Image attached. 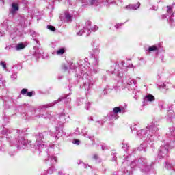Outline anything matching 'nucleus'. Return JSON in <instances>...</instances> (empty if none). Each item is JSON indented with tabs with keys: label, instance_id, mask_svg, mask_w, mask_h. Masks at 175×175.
<instances>
[{
	"label": "nucleus",
	"instance_id": "33",
	"mask_svg": "<svg viewBox=\"0 0 175 175\" xmlns=\"http://www.w3.org/2000/svg\"><path fill=\"white\" fill-rule=\"evenodd\" d=\"M59 118H60V121H61L62 124H64V122H66L64 116H61Z\"/></svg>",
	"mask_w": 175,
	"mask_h": 175
},
{
	"label": "nucleus",
	"instance_id": "34",
	"mask_svg": "<svg viewBox=\"0 0 175 175\" xmlns=\"http://www.w3.org/2000/svg\"><path fill=\"white\" fill-rule=\"evenodd\" d=\"M73 144H76L77 146H79L80 144V140L79 139H74L72 141Z\"/></svg>",
	"mask_w": 175,
	"mask_h": 175
},
{
	"label": "nucleus",
	"instance_id": "17",
	"mask_svg": "<svg viewBox=\"0 0 175 175\" xmlns=\"http://www.w3.org/2000/svg\"><path fill=\"white\" fill-rule=\"evenodd\" d=\"M169 131L167 133L168 136H173V137L175 139V127L172 126L169 127Z\"/></svg>",
	"mask_w": 175,
	"mask_h": 175
},
{
	"label": "nucleus",
	"instance_id": "27",
	"mask_svg": "<svg viewBox=\"0 0 175 175\" xmlns=\"http://www.w3.org/2000/svg\"><path fill=\"white\" fill-rule=\"evenodd\" d=\"M50 159L51 161V163H55V162H57V157L55 156L51 157Z\"/></svg>",
	"mask_w": 175,
	"mask_h": 175
},
{
	"label": "nucleus",
	"instance_id": "4",
	"mask_svg": "<svg viewBox=\"0 0 175 175\" xmlns=\"http://www.w3.org/2000/svg\"><path fill=\"white\" fill-rule=\"evenodd\" d=\"M118 113H124V109L121 107H114L113 111H111L108 114V117L110 120H118V118L120 117Z\"/></svg>",
	"mask_w": 175,
	"mask_h": 175
},
{
	"label": "nucleus",
	"instance_id": "59",
	"mask_svg": "<svg viewBox=\"0 0 175 175\" xmlns=\"http://www.w3.org/2000/svg\"><path fill=\"white\" fill-rule=\"evenodd\" d=\"M122 64L124 65V62H122Z\"/></svg>",
	"mask_w": 175,
	"mask_h": 175
},
{
	"label": "nucleus",
	"instance_id": "51",
	"mask_svg": "<svg viewBox=\"0 0 175 175\" xmlns=\"http://www.w3.org/2000/svg\"><path fill=\"white\" fill-rule=\"evenodd\" d=\"M172 17H174V16H175V13L174 12H173L172 14Z\"/></svg>",
	"mask_w": 175,
	"mask_h": 175
},
{
	"label": "nucleus",
	"instance_id": "20",
	"mask_svg": "<svg viewBox=\"0 0 175 175\" xmlns=\"http://www.w3.org/2000/svg\"><path fill=\"white\" fill-rule=\"evenodd\" d=\"M12 9L11 10V13H14V12H17L18 10V5L13 3L12 5Z\"/></svg>",
	"mask_w": 175,
	"mask_h": 175
},
{
	"label": "nucleus",
	"instance_id": "52",
	"mask_svg": "<svg viewBox=\"0 0 175 175\" xmlns=\"http://www.w3.org/2000/svg\"><path fill=\"white\" fill-rule=\"evenodd\" d=\"M162 18H166V15H163V16H162Z\"/></svg>",
	"mask_w": 175,
	"mask_h": 175
},
{
	"label": "nucleus",
	"instance_id": "15",
	"mask_svg": "<svg viewBox=\"0 0 175 175\" xmlns=\"http://www.w3.org/2000/svg\"><path fill=\"white\" fill-rule=\"evenodd\" d=\"M136 81L129 79L127 81V88L129 90H132V87H135V85H136Z\"/></svg>",
	"mask_w": 175,
	"mask_h": 175
},
{
	"label": "nucleus",
	"instance_id": "38",
	"mask_svg": "<svg viewBox=\"0 0 175 175\" xmlns=\"http://www.w3.org/2000/svg\"><path fill=\"white\" fill-rule=\"evenodd\" d=\"M111 73H115L116 75H117V76H118V77H121V74L117 73V71H116V69L114 71H111Z\"/></svg>",
	"mask_w": 175,
	"mask_h": 175
},
{
	"label": "nucleus",
	"instance_id": "46",
	"mask_svg": "<svg viewBox=\"0 0 175 175\" xmlns=\"http://www.w3.org/2000/svg\"><path fill=\"white\" fill-rule=\"evenodd\" d=\"M103 93H104V95H106V94H107V91H106V90H104Z\"/></svg>",
	"mask_w": 175,
	"mask_h": 175
},
{
	"label": "nucleus",
	"instance_id": "45",
	"mask_svg": "<svg viewBox=\"0 0 175 175\" xmlns=\"http://www.w3.org/2000/svg\"><path fill=\"white\" fill-rule=\"evenodd\" d=\"M94 61H95L96 65L99 62V60L98 59H94Z\"/></svg>",
	"mask_w": 175,
	"mask_h": 175
},
{
	"label": "nucleus",
	"instance_id": "28",
	"mask_svg": "<svg viewBox=\"0 0 175 175\" xmlns=\"http://www.w3.org/2000/svg\"><path fill=\"white\" fill-rule=\"evenodd\" d=\"M99 70H100L99 68H98V66L95 65V66H94L93 68V72L94 73H99Z\"/></svg>",
	"mask_w": 175,
	"mask_h": 175
},
{
	"label": "nucleus",
	"instance_id": "39",
	"mask_svg": "<svg viewBox=\"0 0 175 175\" xmlns=\"http://www.w3.org/2000/svg\"><path fill=\"white\" fill-rule=\"evenodd\" d=\"M130 166L131 167H135V166H136V161L131 162Z\"/></svg>",
	"mask_w": 175,
	"mask_h": 175
},
{
	"label": "nucleus",
	"instance_id": "42",
	"mask_svg": "<svg viewBox=\"0 0 175 175\" xmlns=\"http://www.w3.org/2000/svg\"><path fill=\"white\" fill-rule=\"evenodd\" d=\"M170 23H171V24H173V23H174V20L172 18H170Z\"/></svg>",
	"mask_w": 175,
	"mask_h": 175
},
{
	"label": "nucleus",
	"instance_id": "30",
	"mask_svg": "<svg viewBox=\"0 0 175 175\" xmlns=\"http://www.w3.org/2000/svg\"><path fill=\"white\" fill-rule=\"evenodd\" d=\"M137 150H139V151H143V150H144V144H141L138 147Z\"/></svg>",
	"mask_w": 175,
	"mask_h": 175
},
{
	"label": "nucleus",
	"instance_id": "18",
	"mask_svg": "<svg viewBox=\"0 0 175 175\" xmlns=\"http://www.w3.org/2000/svg\"><path fill=\"white\" fill-rule=\"evenodd\" d=\"M145 100L146 102H154L155 97L152 94H148L145 96Z\"/></svg>",
	"mask_w": 175,
	"mask_h": 175
},
{
	"label": "nucleus",
	"instance_id": "35",
	"mask_svg": "<svg viewBox=\"0 0 175 175\" xmlns=\"http://www.w3.org/2000/svg\"><path fill=\"white\" fill-rule=\"evenodd\" d=\"M33 94V92H29L27 93L26 96H29V98H31Z\"/></svg>",
	"mask_w": 175,
	"mask_h": 175
},
{
	"label": "nucleus",
	"instance_id": "8",
	"mask_svg": "<svg viewBox=\"0 0 175 175\" xmlns=\"http://www.w3.org/2000/svg\"><path fill=\"white\" fill-rule=\"evenodd\" d=\"M7 31L10 35H18V29H17L12 22L8 23Z\"/></svg>",
	"mask_w": 175,
	"mask_h": 175
},
{
	"label": "nucleus",
	"instance_id": "25",
	"mask_svg": "<svg viewBox=\"0 0 175 175\" xmlns=\"http://www.w3.org/2000/svg\"><path fill=\"white\" fill-rule=\"evenodd\" d=\"M149 51H158V47L156 46H152L148 48Z\"/></svg>",
	"mask_w": 175,
	"mask_h": 175
},
{
	"label": "nucleus",
	"instance_id": "23",
	"mask_svg": "<svg viewBox=\"0 0 175 175\" xmlns=\"http://www.w3.org/2000/svg\"><path fill=\"white\" fill-rule=\"evenodd\" d=\"M65 53V49L64 48H61L60 49L57 50L56 54L57 55H62Z\"/></svg>",
	"mask_w": 175,
	"mask_h": 175
},
{
	"label": "nucleus",
	"instance_id": "61",
	"mask_svg": "<svg viewBox=\"0 0 175 175\" xmlns=\"http://www.w3.org/2000/svg\"><path fill=\"white\" fill-rule=\"evenodd\" d=\"M1 36H3V34H1Z\"/></svg>",
	"mask_w": 175,
	"mask_h": 175
},
{
	"label": "nucleus",
	"instance_id": "31",
	"mask_svg": "<svg viewBox=\"0 0 175 175\" xmlns=\"http://www.w3.org/2000/svg\"><path fill=\"white\" fill-rule=\"evenodd\" d=\"M0 65L2 66V68L4 69V70H6V63L5 62H1L0 63Z\"/></svg>",
	"mask_w": 175,
	"mask_h": 175
},
{
	"label": "nucleus",
	"instance_id": "32",
	"mask_svg": "<svg viewBox=\"0 0 175 175\" xmlns=\"http://www.w3.org/2000/svg\"><path fill=\"white\" fill-rule=\"evenodd\" d=\"M27 92H28V90L27 89H23L21 92L22 95H25L26 94H27Z\"/></svg>",
	"mask_w": 175,
	"mask_h": 175
},
{
	"label": "nucleus",
	"instance_id": "40",
	"mask_svg": "<svg viewBox=\"0 0 175 175\" xmlns=\"http://www.w3.org/2000/svg\"><path fill=\"white\" fill-rule=\"evenodd\" d=\"M63 69H64V70H65V71L69 70V67H68V66L64 65V66H63Z\"/></svg>",
	"mask_w": 175,
	"mask_h": 175
},
{
	"label": "nucleus",
	"instance_id": "43",
	"mask_svg": "<svg viewBox=\"0 0 175 175\" xmlns=\"http://www.w3.org/2000/svg\"><path fill=\"white\" fill-rule=\"evenodd\" d=\"M0 85H2V75H0Z\"/></svg>",
	"mask_w": 175,
	"mask_h": 175
},
{
	"label": "nucleus",
	"instance_id": "14",
	"mask_svg": "<svg viewBox=\"0 0 175 175\" xmlns=\"http://www.w3.org/2000/svg\"><path fill=\"white\" fill-rule=\"evenodd\" d=\"M140 8V3H137L136 4H129L126 5V9L127 10H137Z\"/></svg>",
	"mask_w": 175,
	"mask_h": 175
},
{
	"label": "nucleus",
	"instance_id": "3",
	"mask_svg": "<svg viewBox=\"0 0 175 175\" xmlns=\"http://www.w3.org/2000/svg\"><path fill=\"white\" fill-rule=\"evenodd\" d=\"M46 133H38L36 135V142L35 143L34 145L32 144H27V146L29 147V146H31V148H32V150H40V148H43V147L44 146V144L43 143H44V142H46L44 140V136L46 135Z\"/></svg>",
	"mask_w": 175,
	"mask_h": 175
},
{
	"label": "nucleus",
	"instance_id": "24",
	"mask_svg": "<svg viewBox=\"0 0 175 175\" xmlns=\"http://www.w3.org/2000/svg\"><path fill=\"white\" fill-rule=\"evenodd\" d=\"M78 64L81 68V72H85V70H87V67L84 66V65L81 64V62H79Z\"/></svg>",
	"mask_w": 175,
	"mask_h": 175
},
{
	"label": "nucleus",
	"instance_id": "54",
	"mask_svg": "<svg viewBox=\"0 0 175 175\" xmlns=\"http://www.w3.org/2000/svg\"><path fill=\"white\" fill-rule=\"evenodd\" d=\"M158 10V8H153V10Z\"/></svg>",
	"mask_w": 175,
	"mask_h": 175
},
{
	"label": "nucleus",
	"instance_id": "60",
	"mask_svg": "<svg viewBox=\"0 0 175 175\" xmlns=\"http://www.w3.org/2000/svg\"><path fill=\"white\" fill-rule=\"evenodd\" d=\"M79 100H80V101L83 100V98H81Z\"/></svg>",
	"mask_w": 175,
	"mask_h": 175
},
{
	"label": "nucleus",
	"instance_id": "16",
	"mask_svg": "<svg viewBox=\"0 0 175 175\" xmlns=\"http://www.w3.org/2000/svg\"><path fill=\"white\" fill-rule=\"evenodd\" d=\"M20 24L22 25H27L28 23V16H21L19 18Z\"/></svg>",
	"mask_w": 175,
	"mask_h": 175
},
{
	"label": "nucleus",
	"instance_id": "44",
	"mask_svg": "<svg viewBox=\"0 0 175 175\" xmlns=\"http://www.w3.org/2000/svg\"><path fill=\"white\" fill-rule=\"evenodd\" d=\"M93 158H94V159H98V155L97 154H94V156H93Z\"/></svg>",
	"mask_w": 175,
	"mask_h": 175
},
{
	"label": "nucleus",
	"instance_id": "21",
	"mask_svg": "<svg viewBox=\"0 0 175 175\" xmlns=\"http://www.w3.org/2000/svg\"><path fill=\"white\" fill-rule=\"evenodd\" d=\"M24 142V137H21L20 139L12 141V143L14 144H17V143H21V144H24V142Z\"/></svg>",
	"mask_w": 175,
	"mask_h": 175
},
{
	"label": "nucleus",
	"instance_id": "63",
	"mask_svg": "<svg viewBox=\"0 0 175 175\" xmlns=\"http://www.w3.org/2000/svg\"><path fill=\"white\" fill-rule=\"evenodd\" d=\"M174 5H175V3H174Z\"/></svg>",
	"mask_w": 175,
	"mask_h": 175
},
{
	"label": "nucleus",
	"instance_id": "48",
	"mask_svg": "<svg viewBox=\"0 0 175 175\" xmlns=\"http://www.w3.org/2000/svg\"><path fill=\"white\" fill-rule=\"evenodd\" d=\"M105 149H106V146H102V150H105Z\"/></svg>",
	"mask_w": 175,
	"mask_h": 175
},
{
	"label": "nucleus",
	"instance_id": "12",
	"mask_svg": "<svg viewBox=\"0 0 175 175\" xmlns=\"http://www.w3.org/2000/svg\"><path fill=\"white\" fill-rule=\"evenodd\" d=\"M60 20L62 21H72V15L69 12H66L60 16Z\"/></svg>",
	"mask_w": 175,
	"mask_h": 175
},
{
	"label": "nucleus",
	"instance_id": "9",
	"mask_svg": "<svg viewBox=\"0 0 175 175\" xmlns=\"http://www.w3.org/2000/svg\"><path fill=\"white\" fill-rule=\"evenodd\" d=\"M138 166L140 167L141 171L147 173V172H150L151 169V164H148V163H139Z\"/></svg>",
	"mask_w": 175,
	"mask_h": 175
},
{
	"label": "nucleus",
	"instance_id": "1",
	"mask_svg": "<svg viewBox=\"0 0 175 175\" xmlns=\"http://www.w3.org/2000/svg\"><path fill=\"white\" fill-rule=\"evenodd\" d=\"M150 130H146V129H141L137 132L138 136L146 137L145 139L146 143H148V144H151L152 142H154V137L152 136V134L151 133H155L159 131L158 127L154 126H149Z\"/></svg>",
	"mask_w": 175,
	"mask_h": 175
},
{
	"label": "nucleus",
	"instance_id": "7",
	"mask_svg": "<svg viewBox=\"0 0 175 175\" xmlns=\"http://www.w3.org/2000/svg\"><path fill=\"white\" fill-rule=\"evenodd\" d=\"M7 31L10 35H18V29H17L12 22L8 23Z\"/></svg>",
	"mask_w": 175,
	"mask_h": 175
},
{
	"label": "nucleus",
	"instance_id": "13",
	"mask_svg": "<svg viewBox=\"0 0 175 175\" xmlns=\"http://www.w3.org/2000/svg\"><path fill=\"white\" fill-rule=\"evenodd\" d=\"M82 1V6H87V5H98L99 0H81Z\"/></svg>",
	"mask_w": 175,
	"mask_h": 175
},
{
	"label": "nucleus",
	"instance_id": "41",
	"mask_svg": "<svg viewBox=\"0 0 175 175\" xmlns=\"http://www.w3.org/2000/svg\"><path fill=\"white\" fill-rule=\"evenodd\" d=\"M16 77H17V75H12L11 76V79H12V80H14L15 79H16Z\"/></svg>",
	"mask_w": 175,
	"mask_h": 175
},
{
	"label": "nucleus",
	"instance_id": "19",
	"mask_svg": "<svg viewBox=\"0 0 175 175\" xmlns=\"http://www.w3.org/2000/svg\"><path fill=\"white\" fill-rule=\"evenodd\" d=\"M23 49H25V45H24V44L23 43L17 44L15 46V50H16L17 51L23 50Z\"/></svg>",
	"mask_w": 175,
	"mask_h": 175
},
{
	"label": "nucleus",
	"instance_id": "5",
	"mask_svg": "<svg viewBox=\"0 0 175 175\" xmlns=\"http://www.w3.org/2000/svg\"><path fill=\"white\" fill-rule=\"evenodd\" d=\"M82 79L83 80V84L85 90H89L90 87L94 84L92 78H91V77H90L87 72H84L82 77Z\"/></svg>",
	"mask_w": 175,
	"mask_h": 175
},
{
	"label": "nucleus",
	"instance_id": "55",
	"mask_svg": "<svg viewBox=\"0 0 175 175\" xmlns=\"http://www.w3.org/2000/svg\"><path fill=\"white\" fill-rule=\"evenodd\" d=\"M88 61V59H85V62H87Z\"/></svg>",
	"mask_w": 175,
	"mask_h": 175
},
{
	"label": "nucleus",
	"instance_id": "62",
	"mask_svg": "<svg viewBox=\"0 0 175 175\" xmlns=\"http://www.w3.org/2000/svg\"><path fill=\"white\" fill-rule=\"evenodd\" d=\"M91 121H92V118H91Z\"/></svg>",
	"mask_w": 175,
	"mask_h": 175
},
{
	"label": "nucleus",
	"instance_id": "22",
	"mask_svg": "<svg viewBox=\"0 0 175 175\" xmlns=\"http://www.w3.org/2000/svg\"><path fill=\"white\" fill-rule=\"evenodd\" d=\"M100 51V49H99L98 46L93 48V53H94V54H96V55L99 54Z\"/></svg>",
	"mask_w": 175,
	"mask_h": 175
},
{
	"label": "nucleus",
	"instance_id": "50",
	"mask_svg": "<svg viewBox=\"0 0 175 175\" xmlns=\"http://www.w3.org/2000/svg\"><path fill=\"white\" fill-rule=\"evenodd\" d=\"M83 136H85V137H89V139H91V137H87V134H83Z\"/></svg>",
	"mask_w": 175,
	"mask_h": 175
},
{
	"label": "nucleus",
	"instance_id": "36",
	"mask_svg": "<svg viewBox=\"0 0 175 175\" xmlns=\"http://www.w3.org/2000/svg\"><path fill=\"white\" fill-rule=\"evenodd\" d=\"M90 106H91V103H86V105H85V109H86V110H90Z\"/></svg>",
	"mask_w": 175,
	"mask_h": 175
},
{
	"label": "nucleus",
	"instance_id": "49",
	"mask_svg": "<svg viewBox=\"0 0 175 175\" xmlns=\"http://www.w3.org/2000/svg\"><path fill=\"white\" fill-rule=\"evenodd\" d=\"M161 87H162L163 88H165V83H163V85H161Z\"/></svg>",
	"mask_w": 175,
	"mask_h": 175
},
{
	"label": "nucleus",
	"instance_id": "2",
	"mask_svg": "<svg viewBox=\"0 0 175 175\" xmlns=\"http://www.w3.org/2000/svg\"><path fill=\"white\" fill-rule=\"evenodd\" d=\"M99 27L96 25H94L91 27V22L88 21L86 23V27H83L81 25H79L77 27V29H79V32L77 33V35L81 36L83 33H86V36H88L90 33H91V31L93 32H96L97 29H98Z\"/></svg>",
	"mask_w": 175,
	"mask_h": 175
},
{
	"label": "nucleus",
	"instance_id": "37",
	"mask_svg": "<svg viewBox=\"0 0 175 175\" xmlns=\"http://www.w3.org/2000/svg\"><path fill=\"white\" fill-rule=\"evenodd\" d=\"M167 13H169V14H172V7L171 6H167Z\"/></svg>",
	"mask_w": 175,
	"mask_h": 175
},
{
	"label": "nucleus",
	"instance_id": "10",
	"mask_svg": "<svg viewBox=\"0 0 175 175\" xmlns=\"http://www.w3.org/2000/svg\"><path fill=\"white\" fill-rule=\"evenodd\" d=\"M167 151H169V144L164 145V146L162 145L161 146L160 152L159 155H160V157H162L163 158V157H165V155L167 154Z\"/></svg>",
	"mask_w": 175,
	"mask_h": 175
},
{
	"label": "nucleus",
	"instance_id": "58",
	"mask_svg": "<svg viewBox=\"0 0 175 175\" xmlns=\"http://www.w3.org/2000/svg\"><path fill=\"white\" fill-rule=\"evenodd\" d=\"M131 131H133V127H131Z\"/></svg>",
	"mask_w": 175,
	"mask_h": 175
},
{
	"label": "nucleus",
	"instance_id": "53",
	"mask_svg": "<svg viewBox=\"0 0 175 175\" xmlns=\"http://www.w3.org/2000/svg\"><path fill=\"white\" fill-rule=\"evenodd\" d=\"M115 27H116V29H118V25H115Z\"/></svg>",
	"mask_w": 175,
	"mask_h": 175
},
{
	"label": "nucleus",
	"instance_id": "6",
	"mask_svg": "<svg viewBox=\"0 0 175 175\" xmlns=\"http://www.w3.org/2000/svg\"><path fill=\"white\" fill-rule=\"evenodd\" d=\"M7 31L10 35H18V29H17L12 22L8 23Z\"/></svg>",
	"mask_w": 175,
	"mask_h": 175
},
{
	"label": "nucleus",
	"instance_id": "57",
	"mask_svg": "<svg viewBox=\"0 0 175 175\" xmlns=\"http://www.w3.org/2000/svg\"><path fill=\"white\" fill-rule=\"evenodd\" d=\"M91 57H92V58L94 57V54H92V55H91Z\"/></svg>",
	"mask_w": 175,
	"mask_h": 175
},
{
	"label": "nucleus",
	"instance_id": "11",
	"mask_svg": "<svg viewBox=\"0 0 175 175\" xmlns=\"http://www.w3.org/2000/svg\"><path fill=\"white\" fill-rule=\"evenodd\" d=\"M64 100V103H66V105H68V102H70V99L68 98V97H66V98L61 97L57 100H55L53 103L49 104V106L46 105L45 107H51V106H54V105H56V103L61 102V100Z\"/></svg>",
	"mask_w": 175,
	"mask_h": 175
},
{
	"label": "nucleus",
	"instance_id": "56",
	"mask_svg": "<svg viewBox=\"0 0 175 175\" xmlns=\"http://www.w3.org/2000/svg\"><path fill=\"white\" fill-rule=\"evenodd\" d=\"M130 68H133V64H131V66H130Z\"/></svg>",
	"mask_w": 175,
	"mask_h": 175
},
{
	"label": "nucleus",
	"instance_id": "29",
	"mask_svg": "<svg viewBox=\"0 0 175 175\" xmlns=\"http://www.w3.org/2000/svg\"><path fill=\"white\" fill-rule=\"evenodd\" d=\"M47 28L49 29V31H52L53 32L55 31V27H54V26L48 25Z\"/></svg>",
	"mask_w": 175,
	"mask_h": 175
},
{
	"label": "nucleus",
	"instance_id": "26",
	"mask_svg": "<svg viewBox=\"0 0 175 175\" xmlns=\"http://www.w3.org/2000/svg\"><path fill=\"white\" fill-rule=\"evenodd\" d=\"M103 3L105 5V6L109 7V5L111 3V0H103Z\"/></svg>",
	"mask_w": 175,
	"mask_h": 175
},
{
	"label": "nucleus",
	"instance_id": "47",
	"mask_svg": "<svg viewBox=\"0 0 175 175\" xmlns=\"http://www.w3.org/2000/svg\"><path fill=\"white\" fill-rule=\"evenodd\" d=\"M126 147H128V144H124L123 148H126Z\"/></svg>",
	"mask_w": 175,
	"mask_h": 175
}]
</instances>
